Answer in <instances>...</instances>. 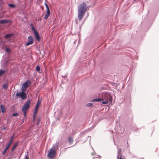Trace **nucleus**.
<instances>
[{"mask_svg": "<svg viewBox=\"0 0 159 159\" xmlns=\"http://www.w3.org/2000/svg\"><path fill=\"white\" fill-rule=\"evenodd\" d=\"M102 96V98L94 99L92 100V102H100L102 100L103 101L102 102V103L103 104H107L108 103H109V104L111 103L112 98L111 94L107 93H103Z\"/></svg>", "mask_w": 159, "mask_h": 159, "instance_id": "obj_1", "label": "nucleus"}, {"mask_svg": "<svg viewBox=\"0 0 159 159\" xmlns=\"http://www.w3.org/2000/svg\"><path fill=\"white\" fill-rule=\"evenodd\" d=\"M87 8L88 7L85 2H83L79 5L78 9V17L79 20L82 19Z\"/></svg>", "mask_w": 159, "mask_h": 159, "instance_id": "obj_2", "label": "nucleus"}, {"mask_svg": "<svg viewBox=\"0 0 159 159\" xmlns=\"http://www.w3.org/2000/svg\"><path fill=\"white\" fill-rule=\"evenodd\" d=\"M57 147V146H53L50 149L47 155V156L49 158L52 159L56 155V151L55 149Z\"/></svg>", "mask_w": 159, "mask_h": 159, "instance_id": "obj_3", "label": "nucleus"}, {"mask_svg": "<svg viewBox=\"0 0 159 159\" xmlns=\"http://www.w3.org/2000/svg\"><path fill=\"white\" fill-rule=\"evenodd\" d=\"M31 84L30 81L27 80L24 82L22 85L21 87V90L22 91H25L26 88L28 87Z\"/></svg>", "mask_w": 159, "mask_h": 159, "instance_id": "obj_4", "label": "nucleus"}, {"mask_svg": "<svg viewBox=\"0 0 159 159\" xmlns=\"http://www.w3.org/2000/svg\"><path fill=\"white\" fill-rule=\"evenodd\" d=\"M30 25L31 26L32 30V31H33L34 32V34L36 39L38 41H40V39L38 33L36 30L35 29L34 27H33L32 24H31Z\"/></svg>", "mask_w": 159, "mask_h": 159, "instance_id": "obj_5", "label": "nucleus"}, {"mask_svg": "<svg viewBox=\"0 0 159 159\" xmlns=\"http://www.w3.org/2000/svg\"><path fill=\"white\" fill-rule=\"evenodd\" d=\"M30 100H28L26 102L22 108V111H27V110L30 107Z\"/></svg>", "mask_w": 159, "mask_h": 159, "instance_id": "obj_6", "label": "nucleus"}, {"mask_svg": "<svg viewBox=\"0 0 159 159\" xmlns=\"http://www.w3.org/2000/svg\"><path fill=\"white\" fill-rule=\"evenodd\" d=\"M24 91H22L20 93H17L16 96H17L20 97L22 99H24L26 97V95L25 93H23Z\"/></svg>", "mask_w": 159, "mask_h": 159, "instance_id": "obj_7", "label": "nucleus"}, {"mask_svg": "<svg viewBox=\"0 0 159 159\" xmlns=\"http://www.w3.org/2000/svg\"><path fill=\"white\" fill-rule=\"evenodd\" d=\"M33 43V38L31 36H29L28 37L27 39V42L25 44V46H27L30 45L32 44Z\"/></svg>", "mask_w": 159, "mask_h": 159, "instance_id": "obj_8", "label": "nucleus"}, {"mask_svg": "<svg viewBox=\"0 0 159 159\" xmlns=\"http://www.w3.org/2000/svg\"><path fill=\"white\" fill-rule=\"evenodd\" d=\"M4 43L3 42H2L1 43H0V48H5V50L6 52L9 53L11 51L9 48L7 47L6 46L4 47Z\"/></svg>", "mask_w": 159, "mask_h": 159, "instance_id": "obj_9", "label": "nucleus"}, {"mask_svg": "<svg viewBox=\"0 0 159 159\" xmlns=\"http://www.w3.org/2000/svg\"><path fill=\"white\" fill-rule=\"evenodd\" d=\"M40 103H41L40 101H39V100H38V101L37 102L36 105V106L35 107V111L34 112V113H37L39 107V105H40Z\"/></svg>", "mask_w": 159, "mask_h": 159, "instance_id": "obj_10", "label": "nucleus"}, {"mask_svg": "<svg viewBox=\"0 0 159 159\" xmlns=\"http://www.w3.org/2000/svg\"><path fill=\"white\" fill-rule=\"evenodd\" d=\"M11 22V20H0V24H3L7 23H10Z\"/></svg>", "mask_w": 159, "mask_h": 159, "instance_id": "obj_11", "label": "nucleus"}, {"mask_svg": "<svg viewBox=\"0 0 159 159\" xmlns=\"http://www.w3.org/2000/svg\"><path fill=\"white\" fill-rule=\"evenodd\" d=\"M118 155H117V159H123V158H122L121 157H120V158H119V156L120 155V156L121 154V149H118Z\"/></svg>", "mask_w": 159, "mask_h": 159, "instance_id": "obj_12", "label": "nucleus"}, {"mask_svg": "<svg viewBox=\"0 0 159 159\" xmlns=\"http://www.w3.org/2000/svg\"><path fill=\"white\" fill-rule=\"evenodd\" d=\"M12 143L11 140V141H9V143L7 145V147L5 148V149L7 151L8 149L10 147Z\"/></svg>", "mask_w": 159, "mask_h": 159, "instance_id": "obj_13", "label": "nucleus"}, {"mask_svg": "<svg viewBox=\"0 0 159 159\" xmlns=\"http://www.w3.org/2000/svg\"><path fill=\"white\" fill-rule=\"evenodd\" d=\"M13 34L11 33V34H6L5 35V37L6 38H10L11 37H12L13 36Z\"/></svg>", "mask_w": 159, "mask_h": 159, "instance_id": "obj_14", "label": "nucleus"}, {"mask_svg": "<svg viewBox=\"0 0 159 159\" xmlns=\"http://www.w3.org/2000/svg\"><path fill=\"white\" fill-rule=\"evenodd\" d=\"M0 108L2 113L4 112L5 111V109L3 105H1L0 106Z\"/></svg>", "mask_w": 159, "mask_h": 159, "instance_id": "obj_15", "label": "nucleus"}, {"mask_svg": "<svg viewBox=\"0 0 159 159\" xmlns=\"http://www.w3.org/2000/svg\"><path fill=\"white\" fill-rule=\"evenodd\" d=\"M36 70L39 73L42 72V71H40V68L39 66H37L36 67Z\"/></svg>", "mask_w": 159, "mask_h": 159, "instance_id": "obj_16", "label": "nucleus"}, {"mask_svg": "<svg viewBox=\"0 0 159 159\" xmlns=\"http://www.w3.org/2000/svg\"><path fill=\"white\" fill-rule=\"evenodd\" d=\"M17 145H18V144L17 143H16L15 144V145L13 146V148H12L11 149L12 152H13L14 151V150L15 149L16 147L17 146Z\"/></svg>", "mask_w": 159, "mask_h": 159, "instance_id": "obj_17", "label": "nucleus"}, {"mask_svg": "<svg viewBox=\"0 0 159 159\" xmlns=\"http://www.w3.org/2000/svg\"><path fill=\"white\" fill-rule=\"evenodd\" d=\"M50 13H46L45 14V16L44 17V19H47L48 17V16H49Z\"/></svg>", "mask_w": 159, "mask_h": 159, "instance_id": "obj_18", "label": "nucleus"}, {"mask_svg": "<svg viewBox=\"0 0 159 159\" xmlns=\"http://www.w3.org/2000/svg\"><path fill=\"white\" fill-rule=\"evenodd\" d=\"M69 142L70 144H71L73 142V139L70 137L68 138Z\"/></svg>", "mask_w": 159, "mask_h": 159, "instance_id": "obj_19", "label": "nucleus"}, {"mask_svg": "<svg viewBox=\"0 0 159 159\" xmlns=\"http://www.w3.org/2000/svg\"><path fill=\"white\" fill-rule=\"evenodd\" d=\"M36 114L37 113H34V114H33V120L34 121H35V117H36Z\"/></svg>", "mask_w": 159, "mask_h": 159, "instance_id": "obj_20", "label": "nucleus"}, {"mask_svg": "<svg viewBox=\"0 0 159 159\" xmlns=\"http://www.w3.org/2000/svg\"><path fill=\"white\" fill-rule=\"evenodd\" d=\"M5 71L3 70H0V75L3 74Z\"/></svg>", "mask_w": 159, "mask_h": 159, "instance_id": "obj_21", "label": "nucleus"}, {"mask_svg": "<svg viewBox=\"0 0 159 159\" xmlns=\"http://www.w3.org/2000/svg\"><path fill=\"white\" fill-rule=\"evenodd\" d=\"M8 6L10 7H12V8L14 7H15V5L12 4H11V3L9 4H8Z\"/></svg>", "mask_w": 159, "mask_h": 159, "instance_id": "obj_22", "label": "nucleus"}, {"mask_svg": "<svg viewBox=\"0 0 159 159\" xmlns=\"http://www.w3.org/2000/svg\"><path fill=\"white\" fill-rule=\"evenodd\" d=\"M93 104L92 103H89L87 104L86 105V106L88 107H91L92 106Z\"/></svg>", "mask_w": 159, "mask_h": 159, "instance_id": "obj_23", "label": "nucleus"}, {"mask_svg": "<svg viewBox=\"0 0 159 159\" xmlns=\"http://www.w3.org/2000/svg\"><path fill=\"white\" fill-rule=\"evenodd\" d=\"M3 87L4 89H6L7 87V85L6 84H4L3 85Z\"/></svg>", "mask_w": 159, "mask_h": 159, "instance_id": "obj_24", "label": "nucleus"}, {"mask_svg": "<svg viewBox=\"0 0 159 159\" xmlns=\"http://www.w3.org/2000/svg\"><path fill=\"white\" fill-rule=\"evenodd\" d=\"M24 112V117H25V119H26V111H23Z\"/></svg>", "mask_w": 159, "mask_h": 159, "instance_id": "obj_25", "label": "nucleus"}, {"mask_svg": "<svg viewBox=\"0 0 159 159\" xmlns=\"http://www.w3.org/2000/svg\"><path fill=\"white\" fill-rule=\"evenodd\" d=\"M46 9H47V13H50V11L49 9V8H47Z\"/></svg>", "mask_w": 159, "mask_h": 159, "instance_id": "obj_26", "label": "nucleus"}, {"mask_svg": "<svg viewBox=\"0 0 159 159\" xmlns=\"http://www.w3.org/2000/svg\"><path fill=\"white\" fill-rule=\"evenodd\" d=\"M18 115L17 113H14L12 114V116H17Z\"/></svg>", "mask_w": 159, "mask_h": 159, "instance_id": "obj_27", "label": "nucleus"}, {"mask_svg": "<svg viewBox=\"0 0 159 159\" xmlns=\"http://www.w3.org/2000/svg\"><path fill=\"white\" fill-rule=\"evenodd\" d=\"M14 137V135H12L11 137V140H10L9 141H11V140L12 141H12L13 140V137Z\"/></svg>", "mask_w": 159, "mask_h": 159, "instance_id": "obj_28", "label": "nucleus"}, {"mask_svg": "<svg viewBox=\"0 0 159 159\" xmlns=\"http://www.w3.org/2000/svg\"><path fill=\"white\" fill-rule=\"evenodd\" d=\"M45 6L46 8V9L49 8L48 6L46 3H45Z\"/></svg>", "mask_w": 159, "mask_h": 159, "instance_id": "obj_29", "label": "nucleus"}, {"mask_svg": "<svg viewBox=\"0 0 159 159\" xmlns=\"http://www.w3.org/2000/svg\"><path fill=\"white\" fill-rule=\"evenodd\" d=\"M25 159H29V157L27 155H25Z\"/></svg>", "mask_w": 159, "mask_h": 159, "instance_id": "obj_30", "label": "nucleus"}, {"mask_svg": "<svg viewBox=\"0 0 159 159\" xmlns=\"http://www.w3.org/2000/svg\"><path fill=\"white\" fill-rule=\"evenodd\" d=\"M6 151H7L6 150L4 149V150L3 152V154H4L6 153Z\"/></svg>", "mask_w": 159, "mask_h": 159, "instance_id": "obj_31", "label": "nucleus"}, {"mask_svg": "<svg viewBox=\"0 0 159 159\" xmlns=\"http://www.w3.org/2000/svg\"><path fill=\"white\" fill-rule=\"evenodd\" d=\"M26 120V119H25V117H23V119H22V121L23 122H24V120Z\"/></svg>", "mask_w": 159, "mask_h": 159, "instance_id": "obj_32", "label": "nucleus"}, {"mask_svg": "<svg viewBox=\"0 0 159 159\" xmlns=\"http://www.w3.org/2000/svg\"><path fill=\"white\" fill-rule=\"evenodd\" d=\"M39 120L38 122H37V125H39Z\"/></svg>", "mask_w": 159, "mask_h": 159, "instance_id": "obj_33", "label": "nucleus"}, {"mask_svg": "<svg viewBox=\"0 0 159 159\" xmlns=\"http://www.w3.org/2000/svg\"><path fill=\"white\" fill-rule=\"evenodd\" d=\"M6 129V128L5 127H4L2 129H3L4 130H5Z\"/></svg>", "mask_w": 159, "mask_h": 159, "instance_id": "obj_34", "label": "nucleus"}, {"mask_svg": "<svg viewBox=\"0 0 159 159\" xmlns=\"http://www.w3.org/2000/svg\"><path fill=\"white\" fill-rule=\"evenodd\" d=\"M89 137H90V138H91V136H89L88 138H89Z\"/></svg>", "mask_w": 159, "mask_h": 159, "instance_id": "obj_35", "label": "nucleus"}, {"mask_svg": "<svg viewBox=\"0 0 159 159\" xmlns=\"http://www.w3.org/2000/svg\"><path fill=\"white\" fill-rule=\"evenodd\" d=\"M99 157L100 158L101 157L100 156H99Z\"/></svg>", "mask_w": 159, "mask_h": 159, "instance_id": "obj_36", "label": "nucleus"}]
</instances>
